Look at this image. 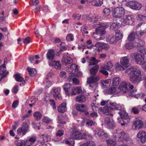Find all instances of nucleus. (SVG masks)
I'll return each instance as SVG.
<instances>
[{
	"mask_svg": "<svg viewBox=\"0 0 146 146\" xmlns=\"http://www.w3.org/2000/svg\"><path fill=\"white\" fill-rule=\"evenodd\" d=\"M70 132L72 133L70 134L71 138H69L66 141V143L69 146H74L75 142L74 139L77 140L82 139H86L87 140L92 139V136L90 134H86L82 133L77 131L76 129L74 127L69 130Z\"/></svg>",
	"mask_w": 146,
	"mask_h": 146,
	"instance_id": "f257e3e1",
	"label": "nucleus"
},
{
	"mask_svg": "<svg viewBox=\"0 0 146 146\" xmlns=\"http://www.w3.org/2000/svg\"><path fill=\"white\" fill-rule=\"evenodd\" d=\"M99 66L96 64L94 66L92 67L90 70V73L91 76L88 78L87 82L90 84L89 88L91 90L95 91L97 87V85L96 84H94L93 83L98 81L100 79L99 76L96 75L98 72Z\"/></svg>",
	"mask_w": 146,
	"mask_h": 146,
	"instance_id": "f03ea898",
	"label": "nucleus"
},
{
	"mask_svg": "<svg viewBox=\"0 0 146 146\" xmlns=\"http://www.w3.org/2000/svg\"><path fill=\"white\" fill-rule=\"evenodd\" d=\"M125 72L130 75V80L133 83H138L141 80V71L138 68L131 66L126 70Z\"/></svg>",
	"mask_w": 146,
	"mask_h": 146,
	"instance_id": "7ed1b4c3",
	"label": "nucleus"
},
{
	"mask_svg": "<svg viewBox=\"0 0 146 146\" xmlns=\"http://www.w3.org/2000/svg\"><path fill=\"white\" fill-rule=\"evenodd\" d=\"M94 28L95 29V32L93 33L98 35V37L96 39L99 40H103L105 38L104 35L106 33L105 29L108 27V25L106 23H100V22L98 24H94L92 25Z\"/></svg>",
	"mask_w": 146,
	"mask_h": 146,
	"instance_id": "20e7f679",
	"label": "nucleus"
},
{
	"mask_svg": "<svg viewBox=\"0 0 146 146\" xmlns=\"http://www.w3.org/2000/svg\"><path fill=\"white\" fill-rule=\"evenodd\" d=\"M113 137L115 139L118 141H120L123 139L127 142L131 141L129 135L119 129H117L114 131Z\"/></svg>",
	"mask_w": 146,
	"mask_h": 146,
	"instance_id": "39448f33",
	"label": "nucleus"
},
{
	"mask_svg": "<svg viewBox=\"0 0 146 146\" xmlns=\"http://www.w3.org/2000/svg\"><path fill=\"white\" fill-rule=\"evenodd\" d=\"M110 105L105 106L101 108V110L104 113L107 115L112 116L113 114L110 113L111 110L113 109L117 110H120L121 109V106L119 104H118L115 103L110 102Z\"/></svg>",
	"mask_w": 146,
	"mask_h": 146,
	"instance_id": "423d86ee",
	"label": "nucleus"
},
{
	"mask_svg": "<svg viewBox=\"0 0 146 146\" xmlns=\"http://www.w3.org/2000/svg\"><path fill=\"white\" fill-rule=\"evenodd\" d=\"M144 42L142 40L138 39H136L134 42L130 41L127 42L125 44V48L128 49H131L134 47L137 48L143 46L144 45Z\"/></svg>",
	"mask_w": 146,
	"mask_h": 146,
	"instance_id": "0eeeda50",
	"label": "nucleus"
},
{
	"mask_svg": "<svg viewBox=\"0 0 146 146\" xmlns=\"http://www.w3.org/2000/svg\"><path fill=\"white\" fill-rule=\"evenodd\" d=\"M121 116V118H117L119 123L121 126L127 125L129 122V120L128 113L124 110L118 112Z\"/></svg>",
	"mask_w": 146,
	"mask_h": 146,
	"instance_id": "6e6552de",
	"label": "nucleus"
},
{
	"mask_svg": "<svg viewBox=\"0 0 146 146\" xmlns=\"http://www.w3.org/2000/svg\"><path fill=\"white\" fill-rule=\"evenodd\" d=\"M66 95L69 96L78 95L76 97V101L79 103L85 102L86 100V98L83 92H65Z\"/></svg>",
	"mask_w": 146,
	"mask_h": 146,
	"instance_id": "1a4fd4ad",
	"label": "nucleus"
},
{
	"mask_svg": "<svg viewBox=\"0 0 146 146\" xmlns=\"http://www.w3.org/2000/svg\"><path fill=\"white\" fill-rule=\"evenodd\" d=\"M112 12L113 17L116 18H121L125 13L124 8L122 7H117L112 9Z\"/></svg>",
	"mask_w": 146,
	"mask_h": 146,
	"instance_id": "9d476101",
	"label": "nucleus"
},
{
	"mask_svg": "<svg viewBox=\"0 0 146 146\" xmlns=\"http://www.w3.org/2000/svg\"><path fill=\"white\" fill-rule=\"evenodd\" d=\"M121 20V24L124 26L127 25L133 26L135 25V19L133 16L125 15Z\"/></svg>",
	"mask_w": 146,
	"mask_h": 146,
	"instance_id": "9b49d317",
	"label": "nucleus"
},
{
	"mask_svg": "<svg viewBox=\"0 0 146 146\" xmlns=\"http://www.w3.org/2000/svg\"><path fill=\"white\" fill-rule=\"evenodd\" d=\"M130 56L132 59L134 58L137 64L143 65L145 62L144 60V57L137 52L131 53Z\"/></svg>",
	"mask_w": 146,
	"mask_h": 146,
	"instance_id": "f8f14e48",
	"label": "nucleus"
},
{
	"mask_svg": "<svg viewBox=\"0 0 146 146\" xmlns=\"http://www.w3.org/2000/svg\"><path fill=\"white\" fill-rule=\"evenodd\" d=\"M126 5L132 9L139 10L141 8L142 5L141 3L135 1H132L127 3Z\"/></svg>",
	"mask_w": 146,
	"mask_h": 146,
	"instance_id": "ddd939ff",
	"label": "nucleus"
},
{
	"mask_svg": "<svg viewBox=\"0 0 146 146\" xmlns=\"http://www.w3.org/2000/svg\"><path fill=\"white\" fill-rule=\"evenodd\" d=\"M63 88L65 91H82L81 87H74L72 88L71 84L70 83H67L63 86Z\"/></svg>",
	"mask_w": 146,
	"mask_h": 146,
	"instance_id": "4468645a",
	"label": "nucleus"
},
{
	"mask_svg": "<svg viewBox=\"0 0 146 146\" xmlns=\"http://www.w3.org/2000/svg\"><path fill=\"white\" fill-rule=\"evenodd\" d=\"M120 81V79L119 77L114 78L112 80V86L109 88V91H116L118 88L117 86Z\"/></svg>",
	"mask_w": 146,
	"mask_h": 146,
	"instance_id": "2eb2a0df",
	"label": "nucleus"
},
{
	"mask_svg": "<svg viewBox=\"0 0 146 146\" xmlns=\"http://www.w3.org/2000/svg\"><path fill=\"white\" fill-rule=\"evenodd\" d=\"M133 88V86L130 84L128 85L125 82H121L120 84L119 89L121 91H128Z\"/></svg>",
	"mask_w": 146,
	"mask_h": 146,
	"instance_id": "dca6fc26",
	"label": "nucleus"
},
{
	"mask_svg": "<svg viewBox=\"0 0 146 146\" xmlns=\"http://www.w3.org/2000/svg\"><path fill=\"white\" fill-rule=\"evenodd\" d=\"M124 94H126V96L134 97L135 98L138 99L139 98L144 97L145 94L143 93L140 92L139 93H136L137 92H123Z\"/></svg>",
	"mask_w": 146,
	"mask_h": 146,
	"instance_id": "f3484780",
	"label": "nucleus"
},
{
	"mask_svg": "<svg viewBox=\"0 0 146 146\" xmlns=\"http://www.w3.org/2000/svg\"><path fill=\"white\" fill-rule=\"evenodd\" d=\"M104 123L109 128L113 129L115 128V124L113 120L111 118L106 117L104 119Z\"/></svg>",
	"mask_w": 146,
	"mask_h": 146,
	"instance_id": "a211bd4d",
	"label": "nucleus"
},
{
	"mask_svg": "<svg viewBox=\"0 0 146 146\" xmlns=\"http://www.w3.org/2000/svg\"><path fill=\"white\" fill-rule=\"evenodd\" d=\"M5 60H6L7 59L5 58L4 59V64L0 66V75L2 76L0 79V82L3 78L7 77V75L9 73L8 72L6 71V68L5 65Z\"/></svg>",
	"mask_w": 146,
	"mask_h": 146,
	"instance_id": "6ab92c4d",
	"label": "nucleus"
},
{
	"mask_svg": "<svg viewBox=\"0 0 146 146\" xmlns=\"http://www.w3.org/2000/svg\"><path fill=\"white\" fill-rule=\"evenodd\" d=\"M133 128L135 130L141 128L143 125V121L141 119H137L133 123Z\"/></svg>",
	"mask_w": 146,
	"mask_h": 146,
	"instance_id": "aec40b11",
	"label": "nucleus"
},
{
	"mask_svg": "<svg viewBox=\"0 0 146 146\" xmlns=\"http://www.w3.org/2000/svg\"><path fill=\"white\" fill-rule=\"evenodd\" d=\"M86 19L90 22L95 23L100 20L101 17L96 15H88L86 16Z\"/></svg>",
	"mask_w": 146,
	"mask_h": 146,
	"instance_id": "412c9836",
	"label": "nucleus"
},
{
	"mask_svg": "<svg viewBox=\"0 0 146 146\" xmlns=\"http://www.w3.org/2000/svg\"><path fill=\"white\" fill-rule=\"evenodd\" d=\"M137 137L142 143L146 142V132L140 131L137 133Z\"/></svg>",
	"mask_w": 146,
	"mask_h": 146,
	"instance_id": "4be33fe9",
	"label": "nucleus"
},
{
	"mask_svg": "<svg viewBox=\"0 0 146 146\" xmlns=\"http://www.w3.org/2000/svg\"><path fill=\"white\" fill-rule=\"evenodd\" d=\"M102 68L104 69L113 72V64L110 61H108L102 66Z\"/></svg>",
	"mask_w": 146,
	"mask_h": 146,
	"instance_id": "5701e85b",
	"label": "nucleus"
},
{
	"mask_svg": "<svg viewBox=\"0 0 146 146\" xmlns=\"http://www.w3.org/2000/svg\"><path fill=\"white\" fill-rule=\"evenodd\" d=\"M68 53H64L62 59L61 61L65 64H70L72 62V60L67 55Z\"/></svg>",
	"mask_w": 146,
	"mask_h": 146,
	"instance_id": "b1692460",
	"label": "nucleus"
},
{
	"mask_svg": "<svg viewBox=\"0 0 146 146\" xmlns=\"http://www.w3.org/2000/svg\"><path fill=\"white\" fill-rule=\"evenodd\" d=\"M46 58L49 60H52L55 57V52L52 49H49L46 55Z\"/></svg>",
	"mask_w": 146,
	"mask_h": 146,
	"instance_id": "393cba45",
	"label": "nucleus"
},
{
	"mask_svg": "<svg viewBox=\"0 0 146 146\" xmlns=\"http://www.w3.org/2000/svg\"><path fill=\"white\" fill-rule=\"evenodd\" d=\"M129 59L127 56H125L122 57L120 61L121 64L127 68L128 66V64H129Z\"/></svg>",
	"mask_w": 146,
	"mask_h": 146,
	"instance_id": "a878e982",
	"label": "nucleus"
},
{
	"mask_svg": "<svg viewBox=\"0 0 146 146\" xmlns=\"http://www.w3.org/2000/svg\"><path fill=\"white\" fill-rule=\"evenodd\" d=\"M106 39L107 42L110 44H115L117 41L115 37L112 36H107Z\"/></svg>",
	"mask_w": 146,
	"mask_h": 146,
	"instance_id": "bb28decb",
	"label": "nucleus"
},
{
	"mask_svg": "<svg viewBox=\"0 0 146 146\" xmlns=\"http://www.w3.org/2000/svg\"><path fill=\"white\" fill-rule=\"evenodd\" d=\"M76 109L78 111L81 112H85L87 110L86 106L84 104H77L76 106Z\"/></svg>",
	"mask_w": 146,
	"mask_h": 146,
	"instance_id": "cd10ccee",
	"label": "nucleus"
},
{
	"mask_svg": "<svg viewBox=\"0 0 146 146\" xmlns=\"http://www.w3.org/2000/svg\"><path fill=\"white\" fill-rule=\"evenodd\" d=\"M36 140L35 137H31L26 141V146H35L33 145Z\"/></svg>",
	"mask_w": 146,
	"mask_h": 146,
	"instance_id": "c85d7f7f",
	"label": "nucleus"
},
{
	"mask_svg": "<svg viewBox=\"0 0 146 146\" xmlns=\"http://www.w3.org/2000/svg\"><path fill=\"white\" fill-rule=\"evenodd\" d=\"M21 126L23 130V135H25L28 131L29 126L26 122H25L22 123Z\"/></svg>",
	"mask_w": 146,
	"mask_h": 146,
	"instance_id": "c756f323",
	"label": "nucleus"
},
{
	"mask_svg": "<svg viewBox=\"0 0 146 146\" xmlns=\"http://www.w3.org/2000/svg\"><path fill=\"white\" fill-rule=\"evenodd\" d=\"M64 134V131L63 130L59 129L57 131V132L55 135V141H59L61 139L60 138H57L58 137H60L63 135Z\"/></svg>",
	"mask_w": 146,
	"mask_h": 146,
	"instance_id": "7c9ffc66",
	"label": "nucleus"
},
{
	"mask_svg": "<svg viewBox=\"0 0 146 146\" xmlns=\"http://www.w3.org/2000/svg\"><path fill=\"white\" fill-rule=\"evenodd\" d=\"M66 104L63 103L58 108V111L60 113H64L66 110Z\"/></svg>",
	"mask_w": 146,
	"mask_h": 146,
	"instance_id": "2f4dec72",
	"label": "nucleus"
},
{
	"mask_svg": "<svg viewBox=\"0 0 146 146\" xmlns=\"http://www.w3.org/2000/svg\"><path fill=\"white\" fill-rule=\"evenodd\" d=\"M95 46L97 47H100L102 49H107L108 48L107 44L104 43L98 42L95 44Z\"/></svg>",
	"mask_w": 146,
	"mask_h": 146,
	"instance_id": "473e14b6",
	"label": "nucleus"
},
{
	"mask_svg": "<svg viewBox=\"0 0 146 146\" xmlns=\"http://www.w3.org/2000/svg\"><path fill=\"white\" fill-rule=\"evenodd\" d=\"M14 77H15V79L17 81L24 82V83L22 84V85H24L25 83V81L24 80L23 78L21 77L19 74H16L14 75Z\"/></svg>",
	"mask_w": 146,
	"mask_h": 146,
	"instance_id": "72a5a7b5",
	"label": "nucleus"
},
{
	"mask_svg": "<svg viewBox=\"0 0 146 146\" xmlns=\"http://www.w3.org/2000/svg\"><path fill=\"white\" fill-rule=\"evenodd\" d=\"M27 70L31 76H35L36 73V70L35 68H31L28 67H27Z\"/></svg>",
	"mask_w": 146,
	"mask_h": 146,
	"instance_id": "f704fd0d",
	"label": "nucleus"
},
{
	"mask_svg": "<svg viewBox=\"0 0 146 146\" xmlns=\"http://www.w3.org/2000/svg\"><path fill=\"white\" fill-rule=\"evenodd\" d=\"M123 36V34L120 31L117 30L115 31V37L117 41L122 39Z\"/></svg>",
	"mask_w": 146,
	"mask_h": 146,
	"instance_id": "c9c22d12",
	"label": "nucleus"
},
{
	"mask_svg": "<svg viewBox=\"0 0 146 146\" xmlns=\"http://www.w3.org/2000/svg\"><path fill=\"white\" fill-rule=\"evenodd\" d=\"M146 33V29L142 27L139 31H137L136 34L138 36H142Z\"/></svg>",
	"mask_w": 146,
	"mask_h": 146,
	"instance_id": "e433bc0d",
	"label": "nucleus"
},
{
	"mask_svg": "<svg viewBox=\"0 0 146 146\" xmlns=\"http://www.w3.org/2000/svg\"><path fill=\"white\" fill-rule=\"evenodd\" d=\"M15 144L17 146H25L26 145V143L23 140H17L15 142Z\"/></svg>",
	"mask_w": 146,
	"mask_h": 146,
	"instance_id": "4c0bfd02",
	"label": "nucleus"
},
{
	"mask_svg": "<svg viewBox=\"0 0 146 146\" xmlns=\"http://www.w3.org/2000/svg\"><path fill=\"white\" fill-rule=\"evenodd\" d=\"M41 138L42 139V141L45 143V142H47L50 139V136L47 134H43L41 137Z\"/></svg>",
	"mask_w": 146,
	"mask_h": 146,
	"instance_id": "58836bf2",
	"label": "nucleus"
},
{
	"mask_svg": "<svg viewBox=\"0 0 146 146\" xmlns=\"http://www.w3.org/2000/svg\"><path fill=\"white\" fill-rule=\"evenodd\" d=\"M111 80L110 79H107L105 80H103L102 82V86L105 88L107 87L108 86H109L111 83Z\"/></svg>",
	"mask_w": 146,
	"mask_h": 146,
	"instance_id": "ea45409f",
	"label": "nucleus"
},
{
	"mask_svg": "<svg viewBox=\"0 0 146 146\" xmlns=\"http://www.w3.org/2000/svg\"><path fill=\"white\" fill-rule=\"evenodd\" d=\"M80 146H95V144L94 142L92 141H89L80 145Z\"/></svg>",
	"mask_w": 146,
	"mask_h": 146,
	"instance_id": "a19ab883",
	"label": "nucleus"
},
{
	"mask_svg": "<svg viewBox=\"0 0 146 146\" xmlns=\"http://www.w3.org/2000/svg\"><path fill=\"white\" fill-rule=\"evenodd\" d=\"M115 68L116 70H124L126 69L124 66L118 63L115 64Z\"/></svg>",
	"mask_w": 146,
	"mask_h": 146,
	"instance_id": "79ce46f5",
	"label": "nucleus"
},
{
	"mask_svg": "<svg viewBox=\"0 0 146 146\" xmlns=\"http://www.w3.org/2000/svg\"><path fill=\"white\" fill-rule=\"evenodd\" d=\"M107 145L108 146H115L116 145V142L113 139H109L106 141Z\"/></svg>",
	"mask_w": 146,
	"mask_h": 146,
	"instance_id": "37998d69",
	"label": "nucleus"
},
{
	"mask_svg": "<svg viewBox=\"0 0 146 146\" xmlns=\"http://www.w3.org/2000/svg\"><path fill=\"white\" fill-rule=\"evenodd\" d=\"M33 115L36 120H38L42 118V114L39 112H36L34 113Z\"/></svg>",
	"mask_w": 146,
	"mask_h": 146,
	"instance_id": "c03bdc74",
	"label": "nucleus"
},
{
	"mask_svg": "<svg viewBox=\"0 0 146 146\" xmlns=\"http://www.w3.org/2000/svg\"><path fill=\"white\" fill-rule=\"evenodd\" d=\"M135 34L134 32H131L127 37L128 40L130 41L133 42V41L135 38Z\"/></svg>",
	"mask_w": 146,
	"mask_h": 146,
	"instance_id": "a18cd8bd",
	"label": "nucleus"
},
{
	"mask_svg": "<svg viewBox=\"0 0 146 146\" xmlns=\"http://www.w3.org/2000/svg\"><path fill=\"white\" fill-rule=\"evenodd\" d=\"M102 131H103V129L98 128L96 129L94 131L95 135L96 136H98L100 137Z\"/></svg>",
	"mask_w": 146,
	"mask_h": 146,
	"instance_id": "49530a36",
	"label": "nucleus"
},
{
	"mask_svg": "<svg viewBox=\"0 0 146 146\" xmlns=\"http://www.w3.org/2000/svg\"><path fill=\"white\" fill-rule=\"evenodd\" d=\"M60 62L59 61H54V64H53V66H54V67L56 69H60L61 68V65L60 63Z\"/></svg>",
	"mask_w": 146,
	"mask_h": 146,
	"instance_id": "de8ad7c7",
	"label": "nucleus"
},
{
	"mask_svg": "<svg viewBox=\"0 0 146 146\" xmlns=\"http://www.w3.org/2000/svg\"><path fill=\"white\" fill-rule=\"evenodd\" d=\"M103 0H94L93 5L96 6H100L103 3Z\"/></svg>",
	"mask_w": 146,
	"mask_h": 146,
	"instance_id": "09e8293b",
	"label": "nucleus"
},
{
	"mask_svg": "<svg viewBox=\"0 0 146 146\" xmlns=\"http://www.w3.org/2000/svg\"><path fill=\"white\" fill-rule=\"evenodd\" d=\"M108 133L103 129V131H102L100 137L102 139H104L108 137Z\"/></svg>",
	"mask_w": 146,
	"mask_h": 146,
	"instance_id": "8fccbe9b",
	"label": "nucleus"
},
{
	"mask_svg": "<svg viewBox=\"0 0 146 146\" xmlns=\"http://www.w3.org/2000/svg\"><path fill=\"white\" fill-rule=\"evenodd\" d=\"M91 62L89 63V65H94L98 63V60L95 58L92 57L91 58Z\"/></svg>",
	"mask_w": 146,
	"mask_h": 146,
	"instance_id": "3c124183",
	"label": "nucleus"
},
{
	"mask_svg": "<svg viewBox=\"0 0 146 146\" xmlns=\"http://www.w3.org/2000/svg\"><path fill=\"white\" fill-rule=\"evenodd\" d=\"M103 12L106 16H108L110 13V9L109 8H105L104 9Z\"/></svg>",
	"mask_w": 146,
	"mask_h": 146,
	"instance_id": "603ef678",
	"label": "nucleus"
},
{
	"mask_svg": "<svg viewBox=\"0 0 146 146\" xmlns=\"http://www.w3.org/2000/svg\"><path fill=\"white\" fill-rule=\"evenodd\" d=\"M60 46H61L60 47V50L58 52L57 54L58 56H59L60 53L66 50L67 49V48L65 46H62V44H60Z\"/></svg>",
	"mask_w": 146,
	"mask_h": 146,
	"instance_id": "864d4df0",
	"label": "nucleus"
},
{
	"mask_svg": "<svg viewBox=\"0 0 146 146\" xmlns=\"http://www.w3.org/2000/svg\"><path fill=\"white\" fill-rule=\"evenodd\" d=\"M55 93L53 94L54 97L56 100H60L61 98V96L59 92H54Z\"/></svg>",
	"mask_w": 146,
	"mask_h": 146,
	"instance_id": "5fc2aeb1",
	"label": "nucleus"
},
{
	"mask_svg": "<svg viewBox=\"0 0 146 146\" xmlns=\"http://www.w3.org/2000/svg\"><path fill=\"white\" fill-rule=\"evenodd\" d=\"M42 121L45 123H49L52 121V120L47 117H44L42 119Z\"/></svg>",
	"mask_w": 146,
	"mask_h": 146,
	"instance_id": "6e6d98bb",
	"label": "nucleus"
},
{
	"mask_svg": "<svg viewBox=\"0 0 146 146\" xmlns=\"http://www.w3.org/2000/svg\"><path fill=\"white\" fill-rule=\"evenodd\" d=\"M137 51L142 53L144 57L146 58V49L143 48L142 49H137Z\"/></svg>",
	"mask_w": 146,
	"mask_h": 146,
	"instance_id": "4d7b16f0",
	"label": "nucleus"
},
{
	"mask_svg": "<svg viewBox=\"0 0 146 146\" xmlns=\"http://www.w3.org/2000/svg\"><path fill=\"white\" fill-rule=\"evenodd\" d=\"M66 38V40L69 41L73 40L74 39L73 35L71 34H69L67 35Z\"/></svg>",
	"mask_w": 146,
	"mask_h": 146,
	"instance_id": "13d9d810",
	"label": "nucleus"
},
{
	"mask_svg": "<svg viewBox=\"0 0 146 146\" xmlns=\"http://www.w3.org/2000/svg\"><path fill=\"white\" fill-rule=\"evenodd\" d=\"M119 92H105V94L107 95H113L111 96V97H112L113 96H116L115 95L119 94Z\"/></svg>",
	"mask_w": 146,
	"mask_h": 146,
	"instance_id": "bf43d9fd",
	"label": "nucleus"
},
{
	"mask_svg": "<svg viewBox=\"0 0 146 146\" xmlns=\"http://www.w3.org/2000/svg\"><path fill=\"white\" fill-rule=\"evenodd\" d=\"M39 3V1L38 0H32L30 2V4L32 5L36 6Z\"/></svg>",
	"mask_w": 146,
	"mask_h": 146,
	"instance_id": "052dcab7",
	"label": "nucleus"
},
{
	"mask_svg": "<svg viewBox=\"0 0 146 146\" xmlns=\"http://www.w3.org/2000/svg\"><path fill=\"white\" fill-rule=\"evenodd\" d=\"M110 24V28L111 29H114L115 30L116 29H117V26L115 23H111Z\"/></svg>",
	"mask_w": 146,
	"mask_h": 146,
	"instance_id": "680f3d73",
	"label": "nucleus"
},
{
	"mask_svg": "<svg viewBox=\"0 0 146 146\" xmlns=\"http://www.w3.org/2000/svg\"><path fill=\"white\" fill-rule=\"evenodd\" d=\"M94 122L93 120H89L87 121L86 124L87 126H92L94 125Z\"/></svg>",
	"mask_w": 146,
	"mask_h": 146,
	"instance_id": "e2e57ef3",
	"label": "nucleus"
},
{
	"mask_svg": "<svg viewBox=\"0 0 146 146\" xmlns=\"http://www.w3.org/2000/svg\"><path fill=\"white\" fill-rule=\"evenodd\" d=\"M137 19L138 20L142 21L146 19V16L139 15H137Z\"/></svg>",
	"mask_w": 146,
	"mask_h": 146,
	"instance_id": "0e129e2a",
	"label": "nucleus"
},
{
	"mask_svg": "<svg viewBox=\"0 0 146 146\" xmlns=\"http://www.w3.org/2000/svg\"><path fill=\"white\" fill-rule=\"evenodd\" d=\"M71 68L74 69L75 70V72H77L78 71V66L75 64H72L70 65Z\"/></svg>",
	"mask_w": 146,
	"mask_h": 146,
	"instance_id": "69168bd1",
	"label": "nucleus"
},
{
	"mask_svg": "<svg viewBox=\"0 0 146 146\" xmlns=\"http://www.w3.org/2000/svg\"><path fill=\"white\" fill-rule=\"evenodd\" d=\"M23 42L25 44H28L30 43L31 39L29 37H27L24 39H23Z\"/></svg>",
	"mask_w": 146,
	"mask_h": 146,
	"instance_id": "338daca9",
	"label": "nucleus"
},
{
	"mask_svg": "<svg viewBox=\"0 0 146 146\" xmlns=\"http://www.w3.org/2000/svg\"><path fill=\"white\" fill-rule=\"evenodd\" d=\"M106 70L102 68V67L101 68V69L100 70V72L103 74L105 75H108V72Z\"/></svg>",
	"mask_w": 146,
	"mask_h": 146,
	"instance_id": "774afa93",
	"label": "nucleus"
}]
</instances>
